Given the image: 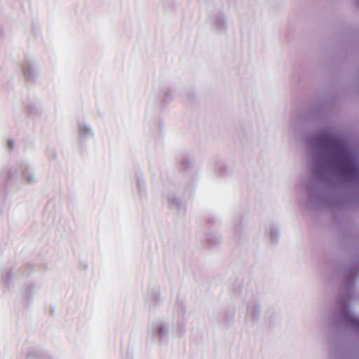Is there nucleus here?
Here are the masks:
<instances>
[{
    "label": "nucleus",
    "instance_id": "nucleus-1",
    "mask_svg": "<svg viewBox=\"0 0 359 359\" xmlns=\"http://www.w3.org/2000/svg\"><path fill=\"white\" fill-rule=\"evenodd\" d=\"M336 145L338 146L341 150V156L343 158L342 168L346 172H355L356 170V165L348 151L346 147L341 145V143L336 142Z\"/></svg>",
    "mask_w": 359,
    "mask_h": 359
}]
</instances>
